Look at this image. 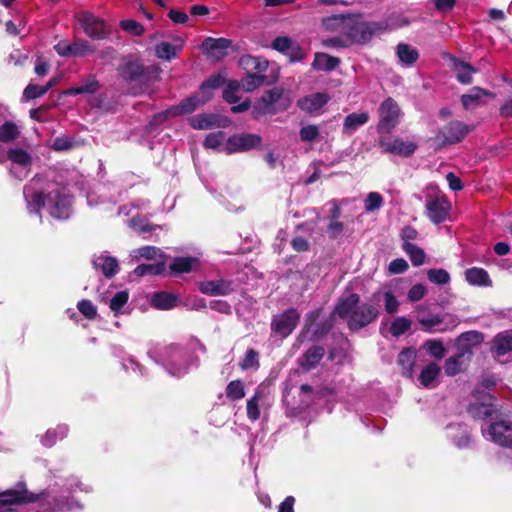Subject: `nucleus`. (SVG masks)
<instances>
[{
	"label": "nucleus",
	"mask_w": 512,
	"mask_h": 512,
	"mask_svg": "<svg viewBox=\"0 0 512 512\" xmlns=\"http://www.w3.org/2000/svg\"><path fill=\"white\" fill-rule=\"evenodd\" d=\"M360 295L351 293L339 297L335 305V314L338 318L347 319V326L351 331H358L375 322L379 317V305L361 303Z\"/></svg>",
	"instance_id": "obj_1"
},
{
	"label": "nucleus",
	"mask_w": 512,
	"mask_h": 512,
	"mask_svg": "<svg viewBox=\"0 0 512 512\" xmlns=\"http://www.w3.org/2000/svg\"><path fill=\"white\" fill-rule=\"evenodd\" d=\"M118 76L127 84L148 86L159 77L160 69L156 65H144L136 54H128L121 59L117 67Z\"/></svg>",
	"instance_id": "obj_2"
},
{
	"label": "nucleus",
	"mask_w": 512,
	"mask_h": 512,
	"mask_svg": "<svg viewBox=\"0 0 512 512\" xmlns=\"http://www.w3.org/2000/svg\"><path fill=\"white\" fill-rule=\"evenodd\" d=\"M47 493L28 491L25 482H18L16 488L0 492V512H17L13 505L34 503L46 499Z\"/></svg>",
	"instance_id": "obj_3"
},
{
	"label": "nucleus",
	"mask_w": 512,
	"mask_h": 512,
	"mask_svg": "<svg viewBox=\"0 0 512 512\" xmlns=\"http://www.w3.org/2000/svg\"><path fill=\"white\" fill-rule=\"evenodd\" d=\"M474 126L465 124L459 120L447 123L442 129H438L435 136L430 139L435 151L443 149L447 145H454L461 142Z\"/></svg>",
	"instance_id": "obj_4"
},
{
	"label": "nucleus",
	"mask_w": 512,
	"mask_h": 512,
	"mask_svg": "<svg viewBox=\"0 0 512 512\" xmlns=\"http://www.w3.org/2000/svg\"><path fill=\"white\" fill-rule=\"evenodd\" d=\"M387 25L383 22H365L355 17H350V21L346 24L345 36L348 37L350 44H366L372 37L383 32Z\"/></svg>",
	"instance_id": "obj_5"
},
{
	"label": "nucleus",
	"mask_w": 512,
	"mask_h": 512,
	"mask_svg": "<svg viewBox=\"0 0 512 512\" xmlns=\"http://www.w3.org/2000/svg\"><path fill=\"white\" fill-rule=\"evenodd\" d=\"M378 114L377 132L389 134L399 124L402 112L398 103L392 97H388L380 104Z\"/></svg>",
	"instance_id": "obj_6"
},
{
	"label": "nucleus",
	"mask_w": 512,
	"mask_h": 512,
	"mask_svg": "<svg viewBox=\"0 0 512 512\" xmlns=\"http://www.w3.org/2000/svg\"><path fill=\"white\" fill-rule=\"evenodd\" d=\"M75 18L89 38L104 40L109 37L110 30L107 28L105 21L93 13L81 11L75 15Z\"/></svg>",
	"instance_id": "obj_7"
},
{
	"label": "nucleus",
	"mask_w": 512,
	"mask_h": 512,
	"mask_svg": "<svg viewBox=\"0 0 512 512\" xmlns=\"http://www.w3.org/2000/svg\"><path fill=\"white\" fill-rule=\"evenodd\" d=\"M300 314L296 308H288L280 314L272 317L270 329L271 334L285 339L290 336L297 327Z\"/></svg>",
	"instance_id": "obj_8"
},
{
	"label": "nucleus",
	"mask_w": 512,
	"mask_h": 512,
	"mask_svg": "<svg viewBox=\"0 0 512 512\" xmlns=\"http://www.w3.org/2000/svg\"><path fill=\"white\" fill-rule=\"evenodd\" d=\"M72 198L64 189H55L47 193L49 214L58 220H66L71 213Z\"/></svg>",
	"instance_id": "obj_9"
},
{
	"label": "nucleus",
	"mask_w": 512,
	"mask_h": 512,
	"mask_svg": "<svg viewBox=\"0 0 512 512\" xmlns=\"http://www.w3.org/2000/svg\"><path fill=\"white\" fill-rule=\"evenodd\" d=\"M262 143V137L254 133H238L231 135L225 144L227 153L246 152L258 148Z\"/></svg>",
	"instance_id": "obj_10"
},
{
	"label": "nucleus",
	"mask_w": 512,
	"mask_h": 512,
	"mask_svg": "<svg viewBox=\"0 0 512 512\" xmlns=\"http://www.w3.org/2000/svg\"><path fill=\"white\" fill-rule=\"evenodd\" d=\"M473 395L477 401L469 404L467 412L476 420H485L491 418L497 411L493 404L494 397L489 393L479 392L476 390Z\"/></svg>",
	"instance_id": "obj_11"
},
{
	"label": "nucleus",
	"mask_w": 512,
	"mask_h": 512,
	"mask_svg": "<svg viewBox=\"0 0 512 512\" xmlns=\"http://www.w3.org/2000/svg\"><path fill=\"white\" fill-rule=\"evenodd\" d=\"M425 208L429 220L434 224H440L448 218L451 204L445 196H430L426 201Z\"/></svg>",
	"instance_id": "obj_12"
},
{
	"label": "nucleus",
	"mask_w": 512,
	"mask_h": 512,
	"mask_svg": "<svg viewBox=\"0 0 512 512\" xmlns=\"http://www.w3.org/2000/svg\"><path fill=\"white\" fill-rule=\"evenodd\" d=\"M488 434L491 441L497 445L512 448V422L504 420L492 422L488 428Z\"/></svg>",
	"instance_id": "obj_13"
},
{
	"label": "nucleus",
	"mask_w": 512,
	"mask_h": 512,
	"mask_svg": "<svg viewBox=\"0 0 512 512\" xmlns=\"http://www.w3.org/2000/svg\"><path fill=\"white\" fill-rule=\"evenodd\" d=\"M484 340L483 333L479 331H467L460 334L455 340L456 351L472 360L473 350Z\"/></svg>",
	"instance_id": "obj_14"
},
{
	"label": "nucleus",
	"mask_w": 512,
	"mask_h": 512,
	"mask_svg": "<svg viewBox=\"0 0 512 512\" xmlns=\"http://www.w3.org/2000/svg\"><path fill=\"white\" fill-rule=\"evenodd\" d=\"M232 47V41L230 39L220 37L212 38L207 37L203 40L201 48L203 52L215 59H222L228 55V49Z\"/></svg>",
	"instance_id": "obj_15"
},
{
	"label": "nucleus",
	"mask_w": 512,
	"mask_h": 512,
	"mask_svg": "<svg viewBox=\"0 0 512 512\" xmlns=\"http://www.w3.org/2000/svg\"><path fill=\"white\" fill-rule=\"evenodd\" d=\"M199 291L209 296H227L234 291V283L227 279L203 281L199 283Z\"/></svg>",
	"instance_id": "obj_16"
},
{
	"label": "nucleus",
	"mask_w": 512,
	"mask_h": 512,
	"mask_svg": "<svg viewBox=\"0 0 512 512\" xmlns=\"http://www.w3.org/2000/svg\"><path fill=\"white\" fill-rule=\"evenodd\" d=\"M379 145L384 152L405 158L412 156L417 150V145L414 142L403 141L400 138H395L392 141L380 140Z\"/></svg>",
	"instance_id": "obj_17"
},
{
	"label": "nucleus",
	"mask_w": 512,
	"mask_h": 512,
	"mask_svg": "<svg viewBox=\"0 0 512 512\" xmlns=\"http://www.w3.org/2000/svg\"><path fill=\"white\" fill-rule=\"evenodd\" d=\"M330 100V96L327 93L317 92L297 100V106L302 111L313 114L324 107Z\"/></svg>",
	"instance_id": "obj_18"
},
{
	"label": "nucleus",
	"mask_w": 512,
	"mask_h": 512,
	"mask_svg": "<svg viewBox=\"0 0 512 512\" xmlns=\"http://www.w3.org/2000/svg\"><path fill=\"white\" fill-rule=\"evenodd\" d=\"M225 78L220 74H213L206 80H204L199 86V100L204 105L213 98V90L222 87L225 84Z\"/></svg>",
	"instance_id": "obj_19"
},
{
	"label": "nucleus",
	"mask_w": 512,
	"mask_h": 512,
	"mask_svg": "<svg viewBox=\"0 0 512 512\" xmlns=\"http://www.w3.org/2000/svg\"><path fill=\"white\" fill-rule=\"evenodd\" d=\"M325 355V349L323 346L313 345L309 347L297 360L298 365L304 371H310L314 369Z\"/></svg>",
	"instance_id": "obj_20"
},
{
	"label": "nucleus",
	"mask_w": 512,
	"mask_h": 512,
	"mask_svg": "<svg viewBox=\"0 0 512 512\" xmlns=\"http://www.w3.org/2000/svg\"><path fill=\"white\" fill-rule=\"evenodd\" d=\"M222 117L217 114L201 113L189 119L190 126L197 130H208L214 127H224Z\"/></svg>",
	"instance_id": "obj_21"
},
{
	"label": "nucleus",
	"mask_w": 512,
	"mask_h": 512,
	"mask_svg": "<svg viewBox=\"0 0 512 512\" xmlns=\"http://www.w3.org/2000/svg\"><path fill=\"white\" fill-rule=\"evenodd\" d=\"M491 351L498 357L512 352V330L496 334L492 339Z\"/></svg>",
	"instance_id": "obj_22"
},
{
	"label": "nucleus",
	"mask_w": 512,
	"mask_h": 512,
	"mask_svg": "<svg viewBox=\"0 0 512 512\" xmlns=\"http://www.w3.org/2000/svg\"><path fill=\"white\" fill-rule=\"evenodd\" d=\"M470 362V358L456 351V353L453 356L445 360L444 373L450 377L456 376L459 373L463 372Z\"/></svg>",
	"instance_id": "obj_23"
},
{
	"label": "nucleus",
	"mask_w": 512,
	"mask_h": 512,
	"mask_svg": "<svg viewBox=\"0 0 512 512\" xmlns=\"http://www.w3.org/2000/svg\"><path fill=\"white\" fill-rule=\"evenodd\" d=\"M453 71L459 83L469 85L473 82V74L478 73V69L470 63L454 58Z\"/></svg>",
	"instance_id": "obj_24"
},
{
	"label": "nucleus",
	"mask_w": 512,
	"mask_h": 512,
	"mask_svg": "<svg viewBox=\"0 0 512 512\" xmlns=\"http://www.w3.org/2000/svg\"><path fill=\"white\" fill-rule=\"evenodd\" d=\"M416 357L417 353L413 347H407L400 351L397 357V364L401 367L403 376L412 378Z\"/></svg>",
	"instance_id": "obj_25"
},
{
	"label": "nucleus",
	"mask_w": 512,
	"mask_h": 512,
	"mask_svg": "<svg viewBox=\"0 0 512 512\" xmlns=\"http://www.w3.org/2000/svg\"><path fill=\"white\" fill-rule=\"evenodd\" d=\"M340 63L341 60L338 57L323 52H316L311 66L316 71L331 72L335 70Z\"/></svg>",
	"instance_id": "obj_26"
},
{
	"label": "nucleus",
	"mask_w": 512,
	"mask_h": 512,
	"mask_svg": "<svg viewBox=\"0 0 512 512\" xmlns=\"http://www.w3.org/2000/svg\"><path fill=\"white\" fill-rule=\"evenodd\" d=\"M465 280L473 286L488 287L492 285V280L488 272L479 267L468 268L465 271Z\"/></svg>",
	"instance_id": "obj_27"
},
{
	"label": "nucleus",
	"mask_w": 512,
	"mask_h": 512,
	"mask_svg": "<svg viewBox=\"0 0 512 512\" xmlns=\"http://www.w3.org/2000/svg\"><path fill=\"white\" fill-rule=\"evenodd\" d=\"M370 119L367 112L348 114L343 123L342 133L346 135L353 134L359 127L366 124Z\"/></svg>",
	"instance_id": "obj_28"
},
{
	"label": "nucleus",
	"mask_w": 512,
	"mask_h": 512,
	"mask_svg": "<svg viewBox=\"0 0 512 512\" xmlns=\"http://www.w3.org/2000/svg\"><path fill=\"white\" fill-rule=\"evenodd\" d=\"M202 105L203 104L199 100V94L193 93L183 99L178 105L171 106L170 112L177 114L178 116L191 114Z\"/></svg>",
	"instance_id": "obj_29"
},
{
	"label": "nucleus",
	"mask_w": 512,
	"mask_h": 512,
	"mask_svg": "<svg viewBox=\"0 0 512 512\" xmlns=\"http://www.w3.org/2000/svg\"><path fill=\"white\" fill-rule=\"evenodd\" d=\"M239 65L248 73H253L254 71L261 73L267 70L269 62L263 57L243 55L239 59Z\"/></svg>",
	"instance_id": "obj_30"
},
{
	"label": "nucleus",
	"mask_w": 512,
	"mask_h": 512,
	"mask_svg": "<svg viewBox=\"0 0 512 512\" xmlns=\"http://www.w3.org/2000/svg\"><path fill=\"white\" fill-rule=\"evenodd\" d=\"M178 297L166 291H158L152 295L151 305L160 310H170L177 305Z\"/></svg>",
	"instance_id": "obj_31"
},
{
	"label": "nucleus",
	"mask_w": 512,
	"mask_h": 512,
	"mask_svg": "<svg viewBox=\"0 0 512 512\" xmlns=\"http://www.w3.org/2000/svg\"><path fill=\"white\" fill-rule=\"evenodd\" d=\"M396 54L401 65L405 67H412L419 59L418 50L406 43L397 45Z\"/></svg>",
	"instance_id": "obj_32"
},
{
	"label": "nucleus",
	"mask_w": 512,
	"mask_h": 512,
	"mask_svg": "<svg viewBox=\"0 0 512 512\" xmlns=\"http://www.w3.org/2000/svg\"><path fill=\"white\" fill-rule=\"evenodd\" d=\"M93 266L100 269L103 275L110 279L115 276L119 270V264L115 257L100 256L93 261Z\"/></svg>",
	"instance_id": "obj_33"
},
{
	"label": "nucleus",
	"mask_w": 512,
	"mask_h": 512,
	"mask_svg": "<svg viewBox=\"0 0 512 512\" xmlns=\"http://www.w3.org/2000/svg\"><path fill=\"white\" fill-rule=\"evenodd\" d=\"M198 263L194 257H175L169 264V275L177 276L183 273H189L193 270V265Z\"/></svg>",
	"instance_id": "obj_34"
},
{
	"label": "nucleus",
	"mask_w": 512,
	"mask_h": 512,
	"mask_svg": "<svg viewBox=\"0 0 512 512\" xmlns=\"http://www.w3.org/2000/svg\"><path fill=\"white\" fill-rule=\"evenodd\" d=\"M483 96L493 97L494 94L488 90H485L481 87L474 86L472 87L468 93L463 94L460 98L461 103L464 107V109L468 110L473 106H476L479 104L480 99Z\"/></svg>",
	"instance_id": "obj_35"
},
{
	"label": "nucleus",
	"mask_w": 512,
	"mask_h": 512,
	"mask_svg": "<svg viewBox=\"0 0 512 512\" xmlns=\"http://www.w3.org/2000/svg\"><path fill=\"white\" fill-rule=\"evenodd\" d=\"M338 314H335V308L330 315L323 321L317 323L312 331L311 339L319 340L324 338L335 326L336 318Z\"/></svg>",
	"instance_id": "obj_36"
},
{
	"label": "nucleus",
	"mask_w": 512,
	"mask_h": 512,
	"mask_svg": "<svg viewBox=\"0 0 512 512\" xmlns=\"http://www.w3.org/2000/svg\"><path fill=\"white\" fill-rule=\"evenodd\" d=\"M418 322L421 326L420 329L427 333L446 331V328L439 327L443 322V319L439 315H431L429 317H421V318H418Z\"/></svg>",
	"instance_id": "obj_37"
},
{
	"label": "nucleus",
	"mask_w": 512,
	"mask_h": 512,
	"mask_svg": "<svg viewBox=\"0 0 512 512\" xmlns=\"http://www.w3.org/2000/svg\"><path fill=\"white\" fill-rule=\"evenodd\" d=\"M403 251L409 256L413 266H421L425 262L426 254L422 248L413 243L402 244Z\"/></svg>",
	"instance_id": "obj_38"
},
{
	"label": "nucleus",
	"mask_w": 512,
	"mask_h": 512,
	"mask_svg": "<svg viewBox=\"0 0 512 512\" xmlns=\"http://www.w3.org/2000/svg\"><path fill=\"white\" fill-rule=\"evenodd\" d=\"M350 17V15H332L324 18L322 23L327 30H339L345 34V26L349 23Z\"/></svg>",
	"instance_id": "obj_39"
},
{
	"label": "nucleus",
	"mask_w": 512,
	"mask_h": 512,
	"mask_svg": "<svg viewBox=\"0 0 512 512\" xmlns=\"http://www.w3.org/2000/svg\"><path fill=\"white\" fill-rule=\"evenodd\" d=\"M440 367L435 362H430L421 370L419 381L424 387H428L440 374Z\"/></svg>",
	"instance_id": "obj_40"
},
{
	"label": "nucleus",
	"mask_w": 512,
	"mask_h": 512,
	"mask_svg": "<svg viewBox=\"0 0 512 512\" xmlns=\"http://www.w3.org/2000/svg\"><path fill=\"white\" fill-rule=\"evenodd\" d=\"M166 265L163 261L153 264H140L134 269V274L137 277L145 275H161L165 272Z\"/></svg>",
	"instance_id": "obj_41"
},
{
	"label": "nucleus",
	"mask_w": 512,
	"mask_h": 512,
	"mask_svg": "<svg viewBox=\"0 0 512 512\" xmlns=\"http://www.w3.org/2000/svg\"><path fill=\"white\" fill-rule=\"evenodd\" d=\"M7 157L11 162L23 167H27L32 163L31 155L22 148L9 149L7 151Z\"/></svg>",
	"instance_id": "obj_42"
},
{
	"label": "nucleus",
	"mask_w": 512,
	"mask_h": 512,
	"mask_svg": "<svg viewBox=\"0 0 512 512\" xmlns=\"http://www.w3.org/2000/svg\"><path fill=\"white\" fill-rule=\"evenodd\" d=\"M20 135L18 126L12 121H6L0 126V141L10 143L16 140Z\"/></svg>",
	"instance_id": "obj_43"
},
{
	"label": "nucleus",
	"mask_w": 512,
	"mask_h": 512,
	"mask_svg": "<svg viewBox=\"0 0 512 512\" xmlns=\"http://www.w3.org/2000/svg\"><path fill=\"white\" fill-rule=\"evenodd\" d=\"M28 208L31 212H39L42 207L47 206V194L41 191H35L26 196Z\"/></svg>",
	"instance_id": "obj_44"
},
{
	"label": "nucleus",
	"mask_w": 512,
	"mask_h": 512,
	"mask_svg": "<svg viewBox=\"0 0 512 512\" xmlns=\"http://www.w3.org/2000/svg\"><path fill=\"white\" fill-rule=\"evenodd\" d=\"M226 396L232 401L244 398V383L240 379L230 381L226 387Z\"/></svg>",
	"instance_id": "obj_45"
},
{
	"label": "nucleus",
	"mask_w": 512,
	"mask_h": 512,
	"mask_svg": "<svg viewBox=\"0 0 512 512\" xmlns=\"http://www.w3.org/2000/svg\"><path fill=\"white\" fill-rule=\"evenodd\" d=\"M411 320L406 317H396L390 325L389 331L392 336L399 337L411 328Z\"/></svg>",
	"instance_id": "obj_46"
},
{
	"label": "nucleus",
	"mask_w": 512,
	"mask_h": 512,
	"mask_svg": "<svg viewBox=\"0 0 512 512\" xmlns=\"http://www.w3.org/2000/svg\"><path fill=\"white\" fill-rule=\"evenodd\" d=\"M242 370L258 369L260 366L259 353L253 348H249L242 360L239 362Z\"/></svg>",
	"instance_id": "obj_47"
},
{
	"label": "nucleus",
	"mask_w": 512,
	"mask_h": 512,
	"mask_svg": "<svg viewBox=\"0 0 512 512\" xmlns=\"http://www.w3.org/2000/svg\"><path fill=\"white\" fill-rule=\"evenodd\" d=\"M129 300V293L127 290L118 291L110 300L109 308L118 316L121 313L123 306L127 304Z\"/></svg>",
	"instance_id": "obj_48"
},
{
	"label": "nucleus",
	"mask_w": 512,
	"mask_h": 512,
	"mask_svg": "<svg viewBox=\"0 0 512 512\" xmlns=\"http://www.w3.org/2000/svg\"><path fill=\"white\" fill-rule=\"evenodd\" d=\"M266 79L265 75L255 74V73H248L247 75L242 79V88L246 92H252L258 87H260L264 80Z\"/></svg>",
	"instance_id": "obj_49"
},
{
	"label": "nucleus",
	"mask_w": 512,
	"mask_h": 512,
	"mask_svg": "<svg viewBox=\"0 0 512 512\" xmlns=\"http://www.w3.org/2000/svg\"><path fill=\"white\" fill-rule=\"evenodd\" d=\"M427 278L430 282L437 285L448 284L451 280L450 274L443 268H432L427 271Z\"/></svg>",
	"instance_id": "obj_50"
},
{
	"label": "nucleus",
	"mask_w": 512,
	"mask_h": 512,
	"mask_svg": "<svg viewBox=\"0 0 512 512\" xmlns=\"http://www.w3.org/2000/svg\"><path fill=\"white\" fill-rule=\"evenodd\" d=\"M79 86L81 87L83 94L92 95L101 89V84L94 74H88L82 78Z\"/></svg>",
	"instance_id": "obj_51"
},
{
	"label": "nucleus",
	"mask_w": 512,
	"mask_h": 512,
	"mask_svg": "<svg viewBox=\"0 0 512 512\" xmlns=\"http://www.w3.org/2000/svg\"><path fill=\"white\" fill-rule=\"evenodd\" d=\"M76 145L74 137L62 135L54 139L51 149L56 152H64L73 149Z\"/></svg>",
	"instance_id": "obj_52"
},
{
	"label": "nucleus",
	"mask_w": 512,
	"mask_h": 512,
	"mask_svg": "<svg viewBox=\"0 0 512 512\" xmlns=\"http://www.w3.org/2000/svg\"><path fill=\"white\" fill-rule=\"evenodd\" d=\"M155 52L158 58L171 61L176 57L177 47L169 42H161L156 46Z\"/></svg>",
	"instance_id": "obj_53"
},
{
	"label": "nucleus",
	"mask_w": 512,
	"mask_h": 512,
	"mask_svg": "<svg viewBox=\"0 0 512 512\" xmlns=\"http://www.w3.org/2000/svg\"><path fill=\"white\" fill-rule=\"evenodd\" d=\"M259 400V391H256L255 394L247 400V417L252 422L260 418Z\"/></svg>",
	"instance_id": "obj_54"
},
{
	"label": "nucleus",
	"mask_w": 512,
	"mask_h": 512,
	"mask_svg": "<svg viewBox=\"0 0 512 512\" xmlns=\"http://www.w3.org/2000/svg\"><path fill=\"white\" fill-rule=\"evenodd\" d=\"M240 88V84L236 80H231L227 83L223 90L222 97L229 104H235L239 101L237 92Z\"/></svg>",
	"instance_id": "obj_55"
},
{
	"label": "nucleus",
	"mask_w": 512,
	"mask_h": 512,
	"mask_svg": "<svg viewBox=\"0 0 512 512\" xmlns=\"http://www.w3.org/2000/svg\"><path fill=\"white\" fill-rule=\"evenodd\" d=\"M72 54L73 57H83L86 54L95 52L94 46H92L87 40L80 39L72 43Z\"/></svg>",
	"instance_id": "obj_56"
},
{
	"label": "nucleus",
	"mask_w": 512,
	"mask_h": 512,
	"mask_svg": "<svg viewBox=\"0 0 512 512\" xmlns=\"http://www.w3.org/2000/svg\"><path fill=\"white\" fill-rule=\"evenodd\" d=\"M119 26L123 31L134 36H142L145 32L144 26L133 19L121 20Z\"/></svg>",
	"instance_id": "obj_57"
},
{
	"label": "nucleus",
	"mask_w": 512,
	"mask_h": 512,
	"mask_svg": "<svg viewBox=\"0 0 512 512\" xmlns=\"http://www.w3.org/2000/svg\"><path fill=\"white\" fill-rule=\"evenodd\" d=\"M79 312L88 320H93L97 316V308L89 299H82L77 303Z\"/></svg>",
	"instance_id": "obj_58"
},
{
	"label": "nucleus",
	"mask_w": 512,
	"mask_h": 512,
	"mask_svg": "<svg viewBox=\"0 0 512 512\" xmlns=\"http://www.w3.org/2000/svg\"><path fill=\"white\" fill-rule=\"evenodd\" d=\"M425 346L429 354L436 359H442L446 354V348L441 340H428Z\"/></svg>",
	"instance_id": "obj_59"
},
{
	"label": "nucleus",
	"mask_w": 512,
	"mask_h": 512,
	"mask_svg": "<svg viewBox=\"0 0 512 512\" xmlns=\"http://www.w3.org/2000/svg\"><path fill=\"white\" fill-rule=\"evenodd\" d=\"M224 139V131L212 132L205 137L203 146L209 149H216L223 143Z\"/></svg>",
	"instance_id": "obj_60"
},
{
	"label": "nucleus",
	"mask_w": 512,
	"mask_h": 512,
	"mask_svg": "<svg viewBox=\"0 0 512 512\" xmlns=\"http://www.w3.org/2000/svg\"><path fill=\"white\" fill-rule=\"evenodd\" d=\"M46 94L45 88L34 83H29L23 91V99L26 101L40 98Z\"/></svg>",
	"instance_id": "obj_61"
},
{
	"label": "nucleus",
	"mask_w": 512,
	"mask_h": 512,
	"mask_svg": "<svg viewBox=\"0 0 512 512\" xmlns=\"http://www.w3.org/2000/svg\"><path fill=\"white\" fill-rule=\"evenodd\" d=\"M322 311L323 309L321 307H318L316 309L309 311L305 315V322L302 333L309 332L311 330V328L316 324L317 320L320 318Z\"/></svg>",
	"instance_id": "obj_62"
},
{
	"label": "nucleus",
	"mask_w": 512,
	"mask_h": 512,
	"mask_svg": "<svg viewBox=\"0 0 512 512\" xmlns=\"http://www.w3.org/2000/svg\"><path fill=\"white\" fill-rule=\"evenodd\" d=\"M285 55L290 62H300L306 58L307 53L299 44H292Z\"/></svg>",
	"instance_id": "obj_63"
},
{
	"label": "nucleus",
	"mask_w": 512,
	"mask_h": 512,
	"mask_svg": "<svg viewBox=\"0 0 512 512\" xmlns=\"http://www.w3.org/2000/svg\"><path fill=\"white\" fill-rule=\"evenodd\" d=\"M383 203L382 196L377 192H370L365 200V209L369 212L377 210Z\"/></svg>",
	"instance_id": "obj_64"
}]
</instances>
